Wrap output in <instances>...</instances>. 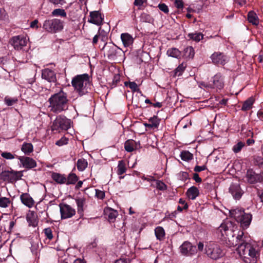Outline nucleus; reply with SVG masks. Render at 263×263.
Masks as SVG:
<instances>
[{
	"label": "nucleus",
	"instance_id": "nucleus-1",
	"mask_svg": "<svg viewBox=\"0 0 263 263\" xmlns=\"http://www.w3.org/2000/svg\"><path fill=\"white\" fill-rule=\"evenodd\" d=\"M49 108L55 113H60L68 109L69 100L67 93L62 89L50 96L48 99Z\"/></svg>",
	"mask_w": 263,
	"mask_h": 263
},
{
	"label": "nucleus",
	"instance_id": "nucleus-2",
	"mask_svg": "<svg viewBox=\"0 0 263 263\" xmlns=\"http://www.w3.org/2000/svg\"><path fill=\"white\" fill-rule=\"evenodd\" d=\"M237 230V226L232 221L229 220L224 221L216 230L217 237L221 241L224 242L227 245V241H229V238L234 232Z\"/></svg>",
	"mask_w": 263,
	"mask_h": 263
},
{
	"label": "nucleus",
	"instance_id": "nucleus-3",
	"mask_svg": "<svg viewBox=\"0 0 263 263\" xmlns=\"http://www.w3.org/2000/svg\"><path fill=\"white\" fill-rule=\"evenodd\" d=\"M71 84L80 96L85 95L88 92V86L90 85L88 74L85 73L74 77Z\"/></svg>",
	"mask_w": 263,
	"mask_h": 263
},
{
	"label": "nucleus",
	"instance_id": "nucleus-4",
	"mask_svg": "<svg viewBox=\"0 0 263 263\" xmlns=\"http://www.w3.org/2000/svg\"><path fill=\"white\" fill-rule=\"evenodd\" d=\"M101 51L111 61H120L124 55L123 50L112 43H105Z\"/></svg>",
	"mask_w": 263,
	"mask_h": 263
},
{
	"label": "nucleus",
	"instance_id": "nucleus-5",
	"mask_svg": "<svg viewBox=\"0 0 263 263\" xmlns=\"http://www.w3.org/2000/svg\"><path fill=\"white\" fill-rule=\"evenodd\" d=\"M230 214L231 217L240 223L243 229H247L250 226L252 219L250 213H246L243 210L237 208L230 210Z\"/></svg>",
	"mask_w": 263,
	"mask_h": 263
},
{
	"label": "nucleus",
	"instance_id": "nucleus-6",
	"mask_svg": "<svg viewBox=\"0 0 263 263\" xmlns=\"http://www.w3.org/2000/svg\"><path fill=\"white\" fill-rule=\"evenodd\" d=\"M205 252L209 257L214 260L223 257L225 254L224 250L218 244L212 241L206 245Z\"/></svg>",
	"mask_w": 263,
	"mask_h": 263
},
{
	"label": "nucleus",
	"instance_id": "nucleus-7",
	"mask_svg": "<svg viewBox=\"0 0 263 263\" xmlns=\"http://www.w3.org/2000/svg\"><path fill=\"white\" fill-rule=\"evenodd\" d=\"M63 27V22L58 18L46 20L43 24V29L46 32L51 33L61 31Z\"/></svg>",
	"mask_w": 263,
	"mask_h": 263
},
{
	"label": "nucleus",
	"instance_id": "nucleus-8",
	"mask_svg": "<svg viewBox=\"0 0 263 263\" xmlns=\"http://www.w3.org/2000/svg\"><path fill=\"white\" fill-rule=\"evenodd\" d=\"M71 126V120L65 116H59L53 122L52 126V130L59 129L67 130Z\"/></svg>",
	"mask_w": 263,
	"mask_h": 263
},
{
	"label": "nucleus",
	"instance_id": "nucleus-9",
	"mask_svg": "<svg viewBox=\"0 0 263 263\" xmlns=\"http://www.w3.org/2000/svg\"><path fill=\"white\" fill-rule=\"evenodd\" d=\"M23 176L22 172L11 171H3L1 174V178L4 181L13 182L21 178Z\"/></svg>",
	"mask_w": 263,
	"mask_h": 263
},
{
	"label": "nucleus",
	"instance_id": "nucleus-10",
	"mask_svg": "<svg viewBox=\"0 0 263 263\" xmlns=\"http://www.w3.org/2000/svg\"><path fill=\"white\" fill-rule=\"evenodd\" d=\"M28 39L23 35H17L12 37L9 41L10 44L17 50H23L27 45Z\"/></svg>",
	"mask_w": 263,
	"mask_h": 263
},
{
	"label": "nucleus",
	"instance_id": "nucleus-11",
	"mask_svg": "<svg viewBox=\"0 0 263 263\" xmlns=\"http://www.w3.org/2000/svg\"><path fill=\"white\" fill-rule=\"evenodd\" d=\"M203 86L212 88L221 89L224 86L223 77L220 73H217L211 78L209 84L204 85Z\"/></svg>",
	"mask_w": 263,
	"mask_h": 263
},
{
	"label": "nucleus",
	"instance_id": "nucleus-12",
	"mask_svg": "<svg viewBox=\"0 0 263 263\" xmlns=\"http://www.w3.org/2000/svg\"><path fill=\"white\" fill-rule=\"evenodd\" d=\"M180 253L184 256H192L197 253L195 246H193L190 242L184 241L179 247Z\"/></svg>",
	"mask_w": 263,
	"mask_h": 263
},
{
	"label": "nucleus",
	"instance_id": "nucleus-13",
	"mask_svg": "<svg viewBox=\"0 0 263 263\" xmlns=\"http://www.w3.org/2000/svg\"><path fill=\"white\" fill-rule=\"evenodd\" d=\"M59 206L62 219L70 218L76 214L75 209L66 203H60Z\"/></svg>",
	"mask_w": 263,
	"mask_h": 263
},
{
	"label": "nucleus",
	"instance_id": "nucleus-14",
	"mask_svg": "<svg viewBox=\"0 0 263 263\" xmlns=\"http://www.w3.org/2000/svg\"><path fill=\"white\" fill-rule=\"evenodd\" d=\"M213 64L224 65L229 61V58L223 53L214 52L210 57Z\"/></svg>",
	"mask_w": 263,
	"mask_h": 263
},
{
	"label": "nucleus",
	"instance_id": "nucleus-15",
	"mask_svg": "<svg viewBox=\"0 0 263 263\" xmlns=\"http://www.w3.org/2000/svg\"><path fill=\"white\" fill-rule=\"evenodd\" d=\"M235 232H234V235H232L230 238H229V241H227V245L231 247L239 245L240 243H247L244 240L243 235L244 233L242 231H239L236 236Z\"/></svg>",
	"mask_w": 263,
	"mask_h": 263
},
{
	"label": "nucleus",
	"instance_id": "nucleus-16",
	"mask_svg": "<svg viewBox=\"0 0 263 263\" xmlns=\"http://www.w3.org/2000/svg\"><path fill=\"white\" fill-rule=\"evenodd\" d=\"M104 20V15L99 11H91L89 13L88 22L100 26L102 24Z\"/></svg>",
	"mask_w": 263,
	"mask_h": 263
},
{
	"label": "nucleus",
	"instance_id": "nucleus-17",
	"mask_svg": "<svg viewBox=\"0 0 263 263\" xmlns=\"http://www.w3.org/2000/svg\"><path fill=\"white\" fill-rule=\"evenodd\" d=\"M229 192L235 200L240 199L243 193L238 183L232 184L229 187Z\"/></svg>",
	"mask_w": 263,
	"mask_h": 263
},
{
	"label": "nucleus",
	"instance_id": "nucleus-18",
	"mask_svg": "<svg viewBox=\"0 0 263 263\" xmlns=\"http://www.w3.org/2000/svg\"><path fill=\"white\" fill-rule=\"evenodd\" d=\"M23 166L26 168L31 169L36 166L35 161L32 158L24 156H20L18 157Z\"/></svg>",
	"mask_w": 263,
	"mask_h": 263
},
{
	"label": "nucleus",
	"instance_id": "nucleus-19",
	"mask_svg": "<svg viewBox=\"0 0 263 263\" xmlns=\"http://www.w3.org/2000/svg\"><path fill=\"white\" fill-rule=\"evenodd\" d=\"M42 77L49 82H54L56 81L54 72L49 69H45L42 70Z\"/></svg>",
	"mask_w": 263,
	"mask_h": 263
},
{
	"label": "nucleus",
	"instance_id": "nucleus-20",
	"mask_svg": "<svg viewBox=\"0 0 263 263\" xmlns=\"http://www.w3.org/2000/svg\"><path fill=\"white\" fill-rule=\"evenodd\" d=\"M104 212L105 218L110 222H114L118 215L117 211L110 208H105L104 210Z\"/></svg>",
	"mask_w": 263,
	"mask_h": 263
},
{
	"label": "nucleus",
	"instance_id": "nucleus-21",
	"mask_svg": "<svg viewBox=\"0 0 263 263\" xmlns=\"http://www.w3.org/2000/svg\"><path fill=\"white\" fill-rule=\"evenodd\" d=\"M140 142L134 140H128L124 143V148L127 152H132L140 147Z\"/></svg>",
	"mask_w": 263,
	"mask_h": 263
},
{
	"label": "nucleus",
	"instance_id": "nucleus-22",
	"mask_svg": "<svg viewBox=\"0 0 263 263\" xmlns=\"http://www.w3.org/2000/svg\"><path fill=\"white\" fill-rule=\"evenodd\" d=\"M247 252H248L247 255L250 256L251 258L247 256V258L245 259V262L246 263H255L256 261V258L257 254L256 250L250 245L249 248H248L247 250Z\"/></svg>",
	"mask_w": 263,
	"mask_h": 263
},
{
	"label": "nucleus",
	"instance_id": "nucleus-23",
	"mask_svg": "<svg viewBox=\"0 0 263 263\" xmlns=\"http://www.w3.org/2000/svg\"><path fill=\"white\" fill-rule=\"evenodd\" d=\"M20 199L22 202L29 208H32L34 204V201L28 193H23L20 196Z\"/></svg>",
	"mask_w": 263,
	"mask_h": 263
},
{
	"label": "nucleus",
	"instance_id": "nucleus-24",
	"mask_svg": "<svg viewBox=\"0 0 263 263\" xmlns=\"http://www.w3.org/2000/svg\"><path fill=\"white\" fill-rule=\"evenodd\" d=\"M160 120L157 116H154L148 119V123H144V125L145 127L150 129L157 128L159 125Z\"/></svg>",
	"mask_w": 263,
	"mask_h": 263
},
{
	"label": "nucleus",
	"instance_id": "nucleus-25",
	"mask_svg": "<svg viewBox=\"0 0 263 263\" xmlns=\"http://www.w3.org/2000/svg\"><path fill=\"white\" fill-rule=\"evenodd\" d=\"M121 39L124 47H130L133 43L134 38L128 33H123L121 34Z\"/></svg>",
	"mask_w": 263,
	"mask_h": 263
},
{
	"label": "nucleus",
	"instance_id": "nucleus-26",
	"mask_svg": "<svg viewBox=\"0 0 263 263\" xmlns=\"http://www.w3.org/2000/svg\"><path fill=\"white\" fill-rule=\"evenodd\" d=\"M250 244L248 243H240L238 245L237 248V253L239 254V256L243 258V259L247 258L246 255H247L248 252H247V250L248 248H249Z\"/></svg>",
	"mask_w": 263,
	"mask_h": 263
},
{
	"label": "nucleus",
	"instance_id": "nucleus-27",
	"mask_svg": "<svg viewBox=\"0 0 263 263\" xmlns=\"http://www.w3.org/2000/svg\"><path fill=\"white\" fill-rule=\"evenodd\" d=\"M51 178L55 182L60 184H65L67 181V178L65 175L58 173H52Z\"/></svg>",
	"mask_w": 263,
	"mask_h": 263
},
{
	"label": "nucleus",
	"instance_id": "nucleus-28",
	"mask_svg": "<svg viewBox=\"0 0 263 263\" xmlns=\"http://www.w3.org/2000/svg\"><path fill=\"white\" fill-rule=\"evenodd\" d=\"M199 194L198 189L194 186L189 188L186 192L187 197L192 200L195 199L198 196Z\"/></svg>",
	"mask_w": 263,
	"mask_h": 263
},
{
	"label": "nucleus",
	"instance_id": "nucleus-29",
	"mask_svg": "<svg viewBox=\"0 0 263 263\" xmlns=\"http://www.w3.org/2000/svg\"><path fill=\"white\" fill-rule=\"evenodd\" d=\"M75 200L78 207V213L82 214L86 203V199L84 197H79L76 198Z\"/></svg>",
	"mask_w": 263,
	"mask_h": 263
},
{
	"label": "nucleus",
	"instance_id": "nucleus-30",
	"mask_svg": "<svg viewBox=\"0 0 263 263\" xmlns=\"http://www.w3.org/2000/svg\"><path fill=\"white\" fill-rule=\"evenodd\" d=\"M248 21L254 25L257 26L259 24V20L257 14L253 11H250L248 14Z\"/></svg>",
	"mask_w": 263,
	"mask_h": 263
},
{
	"label": "nucleus",
	"instance_id": "nucleus-31",
	"mask_svg": "<svg viewBox=\"0 0 263 263\" xmlns=\"http://www.w3.org/2000/svg\"><path fill=\"white\" fill-rule=\"evenodd\" d=\"M21 151L27 155H30L33 151V146L31 143L24 142L21 147Z\"/></svg>",
	"mask_w": 263,
	"mask_h": 263
},
{
	"label": "nucleus",
	"instance_id": "nucleus-32",
	"mask_svg": "<svg viewBox=\"0 0 263 263\" xmlns=\"http://www.w3.org/2000/svg\"><path fill=\"white\" fill-rule=\"evenodd\" d=\"M155 233L157 239L162 240L165 236V231L164 229L161 227H157L155 229Z\"/></svg>",
	"mask_w": 263,
	"mask_h": 263
},
{
	"label": "nucleus",
	"instance_id": "nucleus-33",
	"mask_svg": "<svg viewBox=\"0 0 263 263\" xmlns=\"http://www.w3.org/2000/svg\"><path fill=\"white\" fill-rule=\"evenodd\" d=\"M180 157L182 160L185 161H189L193 159V155L187 151H182Z\"/></svg>",
	"mask_w": 263,
	"mask_h": 263
},
{
	"label": "nucleus",
	"instance_id": "nucleus-34",
	"mask_svg": "<svg viewBox=\"0 0 263 263\" xmlns=\"http://www.w3.org/2000/svg\"><path fill=\"white\" fill-rule=\"evenodd\" d=\"M167 54L169 57L175 58H179L181 55L180 51L176 48H172L167 51Z\"/></svg>",
	"mask_w": 263,
	"mask_h": 263
},
{
	"label": "nucleus",
	"instance_id": "nucleus-35",
	"mask_svg": "<svg viewBox=\"0 0 263 263\" xmlns=\"http://www.w3.org/2000/svg\"><path fill=\"white\" fill-rule=\"evenodd\" d=\"M87 161L84 158L79 159L77 163L78 170L80 171H83L85 170L87 167Z\"/></svg>",
	"mask_w": 263,
	"mask_h": 263
},
{
	"label": "nucleus",
	"instance_id": "nucleus-36",
	"mask_svg": "<svg viewBox=\"0 0 263 263\" xmlns=\"http://www.w3.org/2000/svg\"><path fill=\"white\" fill-rule=\"evenodd\" d=\"M67 181L65 184L67 185L74 184L78 180V177L74 173H70L68 177H66Z\"/></svg>",
	"mask_w": 263,
	"mask_h": 263
},
{
	"label": "nucleus",
	"instance_id": "nucleus-37",
	"mask_svg": "<svg viewBox=\"0 0 263 263\" xmlns=\"http://www.w3.org/2000/svg\"><path fill=\"white\" fill-rule=\"evenodd\" d=\"M126 171L125 163L124 161L120 160L118 162L117 173L118 175H121L125 173Z\"/></svg>",
	"mask_w": 263,
	"mask_h": 263
},
{
	"label": "nucleus",
	"instance_id": "nucleus-38",
	"mask_svg": "<svg viewBox=\"0 0 263 263\" xmlns=\"http://www.w3.org/2000/svg\"><path fill=\"white\" fill-rule=\"evenodd\" d=\"M194 54V50L191 46L187 47L184 49L183 55L185 58L192 59Z\"/></svg>",
	"mask_w": 263,
	"mask_h": 263
},
{
	"label": "nucleus",
	"instance_id": "nucleus-39",
	"mask_svg": "<svg viewBox=\"0 0 263 263\" xmlns=\"http://www.w3.org/2000/svg\"><path fill=\"white\" fill-rule=\"evenodd\" d=\"M188 37L190 39L193 40L196 42H199L203 39V35L200 32H196L195 33H189Z\"/></svg>",
	"mask_w": 263,
	"mask_h": 263
},
{
	"label": "nucleus",
	"instance_id": "nucleus-40",
	"mask_svg": "<svg viewBox=\"0 0 263 263\" xmlns=\"http://www.w3.org/2000/svg\"><path fill=\"white\" fill-rule=\"evenodd\" d=\"M247 177L248 181L251 183H254L256 181L257 176L252 170L247 171Z\"/></svg>",
	"mask_w": 263,
	"mask_h": 263
},
{
	"label": "nucleus",
	"instance_id": "nucleus-41",
	"mask_svg": "<svg viewBox=\"0 0 263 263\" xmlns=\"http://www.w3.org/2000/svg\"><path fill=\"white\" fill-rule=\"evenodd\" d=\"M254 103V99L252 98H249L243 103L242 106V110H248L250 109Z\"/></svg>",
	"mask_w": 263,
	"mask_h": 263
},
{
	"label": "nucleus",
	"instance_id": "nucleus-42",
	"mask_svg": "<svg viewBox=\"0 0 263 263\" xmlns=\"http://www.w3.org/2000/svg\"><path fill=\"white\" fill-rule=\"evenodd\" d=\"M140 20L143 22L151 23L154 21L153 18L149 14L143 13L140 16Z\"/></svg>",
	"mask_w": 263,
	"mask_h": 263
},
{
	"label": "nucleus",
	"instance_id": "nucleus-43",
	"mask_svg": "<svg viewBox=\"0 0 263 263\" xmlns=\"http://www.w3.org/2000/svg\"><path fill=\"white\" fill-rule=\"evenodd\" d=\"M52 15L53 16H60L64 17H66L67 16L65 11L62 9H54L52 12Z\"/></svg>",
	"mask_w": 263,
	"mask_h": 263
},
{
	"label": "nucleus",
	"instance_id": "nucleus-44",
	"mask_svg": "<svg viewBox=\"0 0 263 263\" xmlns=\"http://www.w3.org/2000/svg\"><path fill=\"white\" fill-rule=\"evenodd\" d=\"M18 101L16 98H11L6 96L4 99V102L8 106H12Z\"/></svg>",
	"mask_w": 263,
	"mask_h": 263
},
{
	"label": "nucleus",
	"instance_id": "nucleus-45",
	"mask_svg": "<svg viewBox=\"0 0 263 263\" xmlns=\"http://www.w3.org/2000/svg\"><path fill=\"white\" fill-rule=\"evenodd\" d=\"M10 200L9 198L6 197L0 198V206L2 208H7L10 204Z\"/></svg>",
	"mask_w": 263,
	"mask_h": 263
},
{
	"label": "nucleus",
	"instance_id": "nucleus-46",
	"mask_svg": "<svg viewBox=\"0 0 263 263\" xmlns=\"http://www.w3.org/2000/svg\"><path fill=\"white\" fill-rule=\"evenodd\" d=\"M185 68L186 64L182 63L181 64L179 65L175 70V74L178 76H180Z\"/></svg>",
	"mask_w": 263,
	"mask_h": 263
},
{
	"label": "nucleus",
	"instance_id": "nucleus-47",
	"mask_svg": "<svg viewBox=\"0 0 263 263\" xmlns=\"http://www.w3.org/2000/svg\"><path fill=\"white\" fill-rule=\"evenodd\" d=\"M125 85L128 86V87L134 92L138 91L139 90L137 84L135 82H129L128 84H127V82H125Z\"/></svg>",
	"mask_w": 263,
	"mask_h": 263
},
{
	"label": "nucleus",
	"instance_id": "nucleus-48",
	"mask_svg": "<svg viewBox=\"0 0 263 263\" xmlns=\"http://www.w3.org/2000/svg\"><path fill=\"white\" fill-rule=\"evenodd\" d=\"M245 144L242 142H239L237 144H235L233 147V151L234 153H237L241 151L242 147L244 146Z\"/></svg>",
	"mask_w": 263,
	"mask_h": 263
},
{
	"label": "nucleus",
	"instance_id": "nucleus-49",
	"mask_svg": "<svg viewBox=\"0 0 263 263\" xmlns=\"http://www.w3.org/2000/svg\"><path fill=\"white\" fill-rule=\"evenodd\" d=\"M44 232L47 239L51 240L53 238L52 232L50 228H45L44 230Z\"/></svg>",
	"mask_w": 263,
	"mask_h": 263
},
{
	"label": "nucleus",
	"instance_id": "nucleus-50",
	"mask_svg": "<svg viewBox=\"0 0 263 263\" xmlns=\"http://www.w3.org/2000/svg\"><path fill=\"white\" fill-rule=\"evenodd\" d=\"M68 138H67L65 137H63L60 140H58L56 142L55 144L59 146H61L67 144L68 143Z\"/></svg>",
	"mask_w": 263,
	"mask_h": 263
},
{
	"label": "nucleus",
	"instance_id": "nucleus-51",
	"mask_svg": "<svg viewBox=\"0 0 263 263\" xmlns=\"http://www.w3.org/2000/svg\"><path fill=\"white\" fill-rule=\"evenodd\" d=\"M156 187L160 191H164L167 189L166 184L160 180L157 181Z\"/></svg>",
	"mask_w": 263,
	"mask_h": 263
},
{
	"label": "nucleus",
	"instance_id": "nucleus-52",
	"mask_svg": "<svg viewBox=\"0 0 263 263\" xmlns=\"http://www.w3.org/2000/svg\"><path fill=\"white\" fill-rule=\"evenodd\" d=\"M1 156L3 158L9 160L14 159L15 156V155H13L10 152H3L1 154Z\"/></svg>",
	"mask_w": 263,
	"mask_h": 263
},
{
	"label": "nucleus",
	"instance_id": "nucleus-53",
	"mask_svg": "<svg viewBox=\"0 0 263 263\" xmlns=\"http://www.w3.org/2000/svg\"><path fill=\"white\" fill-rule=\"evenodd\" d=\"M96 194L95 196L99 199H103L105 197V192L103 191L95 189Z\"/></svg>",
	"mask_w": 263,
	"mask_h": 263
},
{
	"label": "nucleus",
	"instance_id": "nucleus-54",
	"mask_svg": "<svg viewBox=\"0 0 263 263\" xmlns=\"http://www.w3.org/2000/svg\"><path fill=\"white\" fill-rule=\"evenodd\" d=\"M158 8L160 10L163 11L165 13H168L169 12V10L168 7L164 3L159 4L158 5Z\"/></svg>",
	"mask_w": 263,
	"mask_h": 263
},
{
	"label": "nucleus",
	"instance_id": "nucleus-55",
	"mask_svg": "<svg viewBox=\"0 0 263 263\" xmlns=\"http://www.w3.org/2000/svg\"><path fill=\"white\" fill-rule=\"evenodd\" d=\"M50 2L55 5L61 6L66 4L65 0H49Z\"/></svg>",
	"mask_w": 263,
	"mask_h": 263
},
{
	"label": "nucleus",
	"instance_id": "nucleus-56",
	"mask_svg": "<svg viewBox=\"0 0 263 263\" xmlns=\"http://www.w3.org/2000/svg\"><path fill=\"white\" fill-rule=\"evenodd\" d=\"M178 176L179 179L183 181H185L189 178L188 173L185 172H180Z\"/></svg>",
	"mask_w": 263,
	"mask_h": 263
},
{
	"label": "nucleus",
	"instance_id": "nucleus-57",
	"mask_svg": "<svg viewBox=\"0 0 263 263\" xmlns=\"http://www.w3.org/2000/svg\"><path fill=\"white\" fill-rule=\"evenodd\" d=\"M175 5L177 8L180 9L183 8V3L182 0H175Z\"/></svg>",
	"mask_w": 263,
	"mask_h": 263
},
{
	"label": "nucleus",
	"instance_id": "nucleus-58",
	"mask_svg": "<svg viewBox=\"0 0 263 263\" xmlns=\"http://www.w3.org/2000/svg\"><path fill=\"white\" fill-rule=\"evenodd\" d=\"M206 166L205 165L198 166L197 165L194 167V171L196 172H200L202 171L206 170Z\"/></svg>",
	"mask_w": 263,
	"mask_h": 263
},
{
	"label": "nucleus",
	"instance_id": "nucleus-59",
	"mask_svg": "<svg viewBox=\"0 0 263 263\" xmlns=\"http://www.w3.org/2000/svg\"><path fill=\"white\" fill-rule=\"evenodd\" d=\"M145 0H135L134 4L135 6L141 7L144 3Z\"/></svg>",
	"mask_w": 263,
	"mask_h": 263
},
{
	"label": "nucleus",
	"instance_id": "nucleus-60",
	"mask_svg": "<svg viewBox=\"0 0 263 263\" xmlns=\"http://www.w3.org/2000/svg\"><path fill=\"white\" fill-rule=\"evenodd\" d=\"M37 24L38 21L37 20H35L30 23V26L31 28L37 29L39 28Z\"/></svg>",
	"mask_w": 263,
	"mask_h": 263
},
{
	"label": "nucleus",
	"instance_id": "nucleus-61",
	"mask_svg": "<svg viewBox=\"0 0 263 263\" xmlns=\"http://www.w3.org/2000/svg\"><path fill=\"white\" fill-rule=\"evenodd\" d=\"M193 179H194V180L196 182H198V183H199V182H201V178L200 177H199V175L197 173H195L194 174V175H193Z\"/></svg>",
	"mask_w": 263,
	"mask_h": 263
},
{
	"label": "nucleus",
	"instance_id": "nucleus-62",
	"mask_svg": "<svg viewBox=\"0 0 263 263\" xmlns=\"http://www.w3.org/2000/svg\"><path fill=\"white\" fill-rule=\"evenodd\" d=\"M179 203L180 204H181L184 205L183 206L184 209H187L188 208V205H187V203H186L185 201L184 200H183V199L180 198L179 199Z\"/></svg>",
	"mask_w": 263,
	"mask_h": 263
},
{
	"label": "nucleus",
	"instance_id": "nucleus-63",
	"mask_svg": "<svg viewBox=\"0 0 263 263\" xmlns=\"http://www.w3.org/2000/svg\"><path fill=\"white\" fill-rule=\"evenodd\" d=\"M100 36V34H96V35H95V36L93 37V40H92V44L93 45H95L97 43L98 39Z\"/></svg>",
	"mask_w": 263,
	"mask_h": 263
},
{
	"label": "nucleus",
	"instance_id": "nucleus-64",
	"mask_svg": "<svg viewBox=\"0 0 263 263\" xmlns=\"http://www.w3.org/2000/svg\"><path fill=\"white\" fill-rule=\"evenodd\" d=\"M257 194L259 197L261 201L263 202V190L260 192H258Z\"/></svg>",
	"mask_w": 263,
	"mask_h": 263
}]
</instances>
